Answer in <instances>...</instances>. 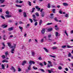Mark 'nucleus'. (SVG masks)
I'll return each instance as SVG.
<instances>
[{
    "mask_svg": "<svg viewBox=\"0 0 73 73\" xmlns=\"http://www.w3.org/2000/svg\"><path fill=\"white\" fill-rule=\"evenodd\" d=\"M7 44H8V46L10 47V48H16V45L15 44H14L13 46L11 45V44L10 42H8L7 43Z\"/></svg>",
    "mask_w": 73,
    "mask_h": 73,
    "instance_id": "1",
    "label": "nucleus"
},
{
    "mask_svg": "<svg viewBox=\"0 0 73 73\" xmlns=\"http://www.w3.org/2000/svg\"><path fill=\"white\" fill-rule=\"evenodd\" d=\"M48 62L50 64V65H49V64H48V65L47 66V68H50V66H52V62H51L48 61Z\"/></svg>",
    "mask_w": 73,
    "mask_h": 73,
    "instance_id": "2",
    "label": "nucleus"
},
{
    "mask_svg": "<svg viewBox=\"0 0 73 73\" xmlns=\"http://www.w3.org/2000/svg\"><path fill=\"white\" fill-rule=\"evenodd\" d=\"M10 69L12 70H13V72H16V69L13 66H11V68H10Z\"/></svg>",
    "mask_w": 73,
    "mask_h": 73,
    "instance_id": "3",
    "label": "nucleus"
},
{
    "mask_svg": "<svg viewBox=\"0 0 73 73\" xmlns=\"http://www.w3.org/2000/svg\"><path fill=\"white\" fill-rule=\"evenodd\" d=\"M1 27H3V28H7L8 27V25H5V24H3L1 26Z\"/></svg>",
    "mask_w": 73,
    "mask_h": 73,
    "instance_id": "4",
    "label": "nucleus"
},
{
    "mask_svg": "<svg viewBox=\"0 0 73 73\" xmlns=\"http://www.w3.org/2000/svg\"><path fill=\"white\" fill-rule=\"evenodd\" d=\"M14 28V27H11L9 28L8 29V30L9 31H12L13 30Z\"/></svg>",
    "mask_w": 73,
    "mask_h": 73,
    "instance_id": "5",
    "label": "nucleus"
},
{
    "mask_svg": "<svg viewBox=\"0 0 73 73\" xmlns=\"http://www.w3.org/2000/svg\"><path fill=\"white\" fill-rule=\"evenodd\" d=\"M35 8L37 9L38 11H40V9H41V8L39 7L38 6H36L35 7Z\"/></svg>",
    "mask_w": 73,
    "mask_h": 73,
    "instance_id": "6",
    "label": "nucleus"
},
{
    "mask_svg": "<svg viewBox=\"0 0 73 73\" xmlns=\"http://www.w3.org/2000/svg\"><path fill=\"white\" fill-rule=\"evenodd\" d=\"M27 64V61L24 60L21 64L23 66L25 65V64Z\"/></svg>",
    "mask_w": 73,
    "mask_h": 73,
    "instance_id": "7",
    "label": "nucleus"
},
{
    "mask_svg": "<svg viewBox=\"0 0 73 73\" xmlns=\"http://www.w3.org/2000/svg\"><path fill=\"white\" fill-rule=\"evenodd\" d=\"M55 29L56 31H58V30H59V28L58 27V26L57 25H55Z\"/></svg>",
    "mask_w": 73,
    "mask_h": 73,
    "instance_id": "8",
    "label": "nucleus"
},
{
    "mask_svg": "<svg viewBox=\"0 0 73 73\" xmlns=\"http://www.w3.org/2000/svg\"><path fill=\"white\" fill-rule=\"evenodd\" d=\"M23 17H27V13L25 12H24L23 14Z\"/></svg>",
    "mask_w": 73,
    "mask_h": 73,
    "instance_id": "9",
    "label": "nucleus"
},
{
    "mask_svg": "<svg viewBox=\"0 0 73 73\" xmlns=\"http://www.w3.org/2000/svg\"><path fill=\"white\" fill-rule=\"evenodd\" d=\"M5 17L7 18H9V17H12V16H11V15L8 14V15H6Z\"/></svg>",
    "mask_w": 73,
    "mask_h": 73,
    "instance_id": "10",
    "label": "nucleus"
},
{
    "mask_svg": "<svg viewBox=\"0 0 73 73\" xmlns=\"http://www.w3.org/2000/svg\"><path fill=\"white\" fill-rule=\"evenodd\" d=\"M14 51H15V48H12L11 49V53L13 54L14 53Z\"/></svg>",
    "mask_w": 73,
    "mask_h": 73,
    "instance_id": "11",
    "label": "nucleus"
},
{
    "mask_svg": "<svg viewBox=\"0 0 73 73\" xmlns=\"http://www.w3.org/2000/svg\"><path fill=\"white\" fill-rule=\"evenodd\" d=\"M45 29H43L42 30V34H44V33H45Z\"/></svg>",
    "mask_w": 73,
    "mask_h": 73,
    "instance_id": "12",
    "label": "nucleus"
},
{
    "mask_svg": "<svg viewBox=\"0 0 73 73\" xmlns=\"http://www.w3.org/2000/svg\"><path fill=\"white\" fill-rule=\"evenodd\" d=\"M5 56L7 57V56H8V52L6 51L5 52Z\"/></svg>",
    "mask_w": 73,
    "mask_h": 73,
    "instance_id": "13",
    "label": "nucleus"
},
{
    "mask_svg": "<svg viewBox=\"0 0 73 73\" xmlns=\"http://www.w3.org/2000/svg\"><path fill=\"white\" fill-rule=\"evenodd\" d=\"M6 35H3V40H6V39L5 38V37Z\"/></svg>",
    "mask_w": 73,
    "mask_h": 73,
    "instance_id": "14",
    "label": "nucleus"
},
{
    "mask_svg": "<svg viewBox=\"0 0 73 73\" xmlns=\"http://www.w3.org/2000/svg\"><path fill=\"white\" fill-rule=\"evenodd\" d=\"M2 62L3 63L5 62H8V61L6 59H5L2 61Z\"/></svg>",
    "mask_w": 73,
    "mask_h": 73,
    "instance_id": "15",
    "label": "nucleus"
},
{
    "mask_svg": "<svg viewBox=\"0 0 73 73\" xmlns=\"http://www.w3.org/2000/svg\"><path fill=\"white\" fill-rule=\"evenodd\" d=\"M63 5L64 6H68V4H67V3H63Z\"/></svg>",
    "mask_w": 73,
    "mask_h": 73,
    "instance_id": "16",
    "label": "nucleus"
},
{
    "mask_svg": "<svg viewBox=\"0 0 73 73\" xmlns=\"http://www.w3.org/2000/svg\"><path fill=\"white\" fill-rule=\"evenodd\" d=\"M44 12H43L41 13L42 17H44Z\"/></svg>",
    "mask_w": 73,
    "mask_h": 73,
    "instance_id": "17",
    "label": "nucleus"
},
{
    "mask_svg": "<svg viewBox=\"0 0 73 73\" xmlns=\"http://www.w3.org/2000/svg\"><path fill=\"white\" fill-rule=\"evenodd\" d=\"M53 29L52 28H49L47 29L48 31V32H51L52 30Z\"/></svg>",
    "mask_w": 73,
    "mask_h": 73,
    "instance_id": "18",
    "label": "nucleus"
},
{
    "mask_svg": "<svg viewBox=\"0 0 73 73\" xmlns=\"http://www.w3.org/2000/svg\"><path fill=\"white\" fill-rule=\"evenodd\" d=\"M67 47L68 48H73V46H70V45H68L67 46Z\"/></svg>",
    "mask_w": 73,
    "mask_h": 73,
    "instance_id": "19",
    "label": "nucleus"
},
{
    "mask_svg": "<svg viewBox=\"0 0 73 73\" xmlns=\"http://www.w3.org/2000/svg\"><path fill=\"white\" fill-rule=\"evenodd\" d=\"M28 68V70H31V65H29V66L27 67Z\"/></svg>",
    "mask_w": 73,
    "mask_h": 73,
    "instance_id": "20",
    "label": "nucleus"
},
{
    "mask_svg": "<svg viewBox=\"0 0 73 73\" xmlns=\"http://www.w3.org/2000/svg\"><path fill=\"white\" fill-rule=\"evenodd\" d=\"M43 49L45 50L46 52H49V51L45 48H44Z\"/></svg>",
    "mask_w": 73,
    "mask_h": 73,
    "instance_id": "21",
    "label": "nucleus"
},
{
    "mask_svg": "<svg viewBox=\"0 0 73 73\" xmlns=\"http://www.w3.org/2000/svg\"><path fill=\"white\" fill-rule=\"evenodd\" d=\"M36 9H35V8L34 7L32 9V11H31V13H33V12H34V11H35V10Z\"/></svg>",
    "mask_w": 73,
    "mask_h": 73,
    "instance_id": "22",
    "label": "nucleus"
},
{
    "mask_svg": "<svg viewBox=\"0 0 73 73\" xmlns=\"http://www.w3.org/2000/svg\"><path fill=\"white\" fill-rule=\"evenodd\" d=\"M1 66L2 69H5V67L4 66V64H2Z\"/></svg>",
    "mask_w": 73,
    "mask_h": 73,
    "instance_id": "23",
    "label": "nucleus"
},
{
    "mask_svg": "<svg viewBox=\"0 0 73 73\" xmlns=\"http://www.w3.org/2000/svg\"><path fill=\"white\" fill-rule=\"evenodd\" d=\"M0 1L1 4H2L4 2V1H5V0H0Z\"/></svg>",
    "mask_w": 73,
    "mask_h": 73,
    "instance_id": "24",
    "label": "nucleus"
},
{
    "mask_svg": "<svg viewBox=\"0 0 73 73\" xmlns=\"http://www.w3.org/2000/svg\"><path fill=\"white\" fill-rule=\"evenodd\" d=\"M29 64H30L29 65H32V60H30L29 62Z\"/></svg>",
    "mask_w": 73,
    "mask_h": 73,
    "instance_id": "25",
    "label": "nucleus"
},
{
    "mask_svg": "<svg viewBox=\"0 0 73 73\" xmlns=\"http://www.w3.org/2000/svg\"><path fill=\"white\" fill-rule=\"evenodd\" d=\"M15 6H16V7H22V6L20 5H15Z\"/></svg>",
    "mask_w": 73,
    "mask_h": 73,
    "instance_id": "26",
    "label": "nucleus"
},
{
    "mask_svg": "<svg viewBox=\"0 0 73 73\" xmlns=\"http://www.w3.org/2000/svg\"><path fill=\"white\" fill-rule=\"evenodd\" d=\"M42 23V20H40V21L39 22V25H41V24Z\"/></svg>",
    "mask_w": 73,
    "mask_h": 73,
    "instance_id": "27",
    "label": "nucleus"
},
{
    "mask_svg": "<svg viewBox=\"0 0 73 73\" xmlns=\"http://www.w3.org/2000/svg\"><path fill=\"white\" fill-rule=\"evenodd\" d=\"M48 38H50L52 37V35L51 34H49L48 35Z\"/></svg>",
    "mask_w": 73,
    "mask_h": 73,
    "instance_id": "28",
    "label": "nucleus"
},
{
    "mask_svg": "<svg viewBox=\"0 0 73 73\" xmlns=\"http://www.w3.org/2000/svg\"><path fill=\"white\" fill-rule=\"evenodd\" d=\"M35 15L36 16H38H38H39V14L38 13L36 12L35 13Z\"/></svg>",
    "mask_w": 73,
    "mask_h": 73,
    "instance_id": "29",
    "label": "nucleus"
},
{
    "mask_svg": "<svg viewBox=\"0 0 73 73\" xmlns=\"http://www.w3.org/2000/svg\"><path fill=\"white\" fill-rule=\"evenodd\" d=\"M47 8H50V3L48 4Z\"/></svg>",
    "mask_w": 73,
    "mask_h": 73,
    "instance_id": "30",
    "label": "nucleus"
},
{
    "mask_svg": "<svg viewBox=\"0 0 73 73\" xmlns=\"http://www.w3.org/2000/svg\"><path fill=\"white\" fill-rule=\"evenodd\" d=\"M32 54L33 56H34L35 55V53L33 52H32Z\"/></svg>",
    "mask_w": 73,
    "mask_h": 73,
    "instance_id": "31",
    "label": "nucleus"
},
{
    "mask_svg": "<svg viewBox=\"0 0 73 73\" xmlns=\"http://www.w3.org/2000/svg\"><path fill=\"white\" fill-rule=\"evenodd\" d=\"M0 17L1 18L3 19H4V20H5V17H4V16L3 15H1Z\"/></svg>",
    "mask_w": 73,
    "mask_h": 73,
    "instance_id": "32",
    "label": "nucleus"
},
{
    "mask_svg": "<svg viewBox=\"0 0 73 73\" xmlns=\"http://www.w3.org/2000/svg\"><path fill=\"white\" fill-rule=\"evenodd\" d=\"M64 16L68 18V17H69V15H68V14H66V15H65Z\"/></svg>",
    "mask_w": 73,
    "mask_h": 73,
    "instance_id": "33",
    "label": "nucleus"
},
{
    "mask_svg": "<svg viewBox=\"0 0 73 73\" xmlns=\"http://www.w3.org/2000/svg\"><path fill=\"white\" fill-rule=\"evenodd\" d=\"M28 2L29 3V6H31V5H32V4H31V2L29 1H28Z\"/></svg>",
    "mask_w": 73,
    "mask_h": 73,
    "instance_id": "34",
    "label": "nucleus"
},
{
    "mask_svg": "<svg viewBox=\"0 0 73 73\" xmlns=\"http://www.w3.org/2000/svg\"><path fill=\"white\" fill-rule=\"evenodd\" d=\"M59 13H60V14H62V10L61 9L60 10V11H59Z\"/></svg>",
    "mask_w": 73,
    "mask_h": 73,
    "instance_id": "35",
    "label": "nucleus"
},
{
    "mask_svg": "<svg viewBox=\"0 0 73 73\" xmlns=\"http://www.w3.org/2000/svg\"><path fill=\"white\" fill-rule=\"evenodd\" d=\"M58 69H59V70H61V69H62V67L61 66H58Z\"/></svg>",
    "mask_w": 73,
    "mask_h": 73,
    "instance_id": "36",
    "label": "nucleus"
},
{
    "mask_svg": "<svg viewBox=\"0 0 73 73\" xmlns=\"http://www.w3.org/2000/svg\"><path fill=\"white\" fill-rule=\"evenodd\" d=\"M52 13H55V9H53L52 11Z\"/></svg>",
    "mask_w": 73,
    "mask_h": 73,
    "instance_id": "37",
    "label": "nucleus"
},
{
    "mask_svg": "<svg viewBox=\"0 0 73 73\" xmlns=\"http://www.w3.org/2000/svg\"><path fill=\"white\" fill-rule=\"evenodd\" d=\"M58 32H56V34H55L56 37H57V36H58Z\"/></svg>",
    "mask_w": 73,
    "mask_h": 73,
    "instance_id": "38",
    "label": "nucleus"
},
{
    "mask_svg": "<svg viewBox=\"0 0 73 73\" xmlns=\"http://www.w3.org/2000/svg\"><path fill=\"white\" fill-rule=\"evenodd\" d=\"M6 13L7 15H9V11H7L6 12Z\"/></svg>",
    "mask_w": 73,
    "mask_h": 73,
    "instance_id": "39",
    "label": "nucleus"
},
{
    "mask_svg": "<svg viewBox=\"0 0 73 73\" xmlns=\"http://www.w3.org/2000/svg\"><path fill=\"white\" fill-rule=\"evenodd\" d=\"M52 23H48L46 25H52Z\"/></svg>",
    "mask_w": 73,
    "mask_h": 73,
    "instance_id": "40",
    "label": "nucleus"
},
{
    "mask_svg": "<svg viewBox=\"0 0 73 73\" xmlns=\"http://www.w3.org/2000/svg\"><path fill=\"white\" fill-rule=\"evenodd\" d=\"M55 21L57 22L58 21V20L57 18H55Z\"/></svg>",
    "mask_w": 73,
    "mask_h": 73,
    "instance_id": "41",
    "label": "nucleus"
},
{
    "mask_svg": "<svg viewBox=\"0 0 73 73\" xmlns=\"http://www.w3.org/2000/svg\"><path fill=\"white\" fill-rule=\"evenodd\" d=\"M33 19H36V16L35 15H33Z\"/></svg>",
    "mask_w": 73,
    "mask_h": 73,
    "instance_id": "42",
    "label": "nucleus"
},
{
    "mask_svg": "<svg viewBox=\"0 0 73 73\" xmlns=\"http://www.w3.org/2000/svg\"><path fill=\"white\" fill-rule=\"evenodd\" d=\"M18 71L19 72H20V71H21V68H18Z\"/></svg>",
    "mask_w": 73,
    "mask_h": 73,
    "instance_id": "43",
    "label": "nucleus"
},
{
    "mask_svg": "<svg viewBox=\"0 0 73 73\" xmlns=\"http://www.w3.org/2000/svg\"><path fill=\"white\" fill-rule=\"evenodd\" d=\"M66 45H64L62 46V48H66Z\"/></svg>",
    "mask_w": 73,
    "mask_h": 73,
    "instance_id": "44",
    "label": "nucleus"
},
{
    "mask_svg": "<svg viewBox=\"0 0 73 73\" xmlns=\"http://www.w3.org/2000/svg\"><path fill=\"white\" fill-rule=\"evenodd\" d=\"M2 57L3 59H4L5 58V56L4 55H3L2 56Z\"/></svg>",
    "mask_w": 73,
    "mask_h": 73,
    "instance_id": "45",
    "label": "nucleus"
},
{
    "mask_svg": "<svg viewBox=\"0 0 73 73\" xmlns=\"http://www.w3.org/2000/svg\"><path fill=\"white\" fill-rule=\"evenodd\" d=\"M19 13H20L23 12V10L22 9H20V10H19Z\"/></svg>",
    "mask_w": 73,
    "mask_h": 73,
    "instance_id": "46",
    "label": "nucleus"
},
{
    "mask_svg": "<svg viewBox=\"0 0 73 73\" xmlns=\"http://www.w3.org/2000/svg\"><path fill=\"white\" fill-rule=\"evenodd\" d=\"M29 20H30L31 23H33V20H32V19H31L30 18L29 19Z\"/></svg>",
    "mask_w": 73,
    "mask_h": 73,
    "instance_id": "47",
    "label": "nucleus"
},
{
    "mask_svg": "<svg viewBox=\"0 0 73 73\" xmlns=\"http://www.w3.org/2000/svg\"><path fill=\"white\" fill-rule=\"evenodd\" d=\"M51 57H53V58H55V56H52L51 55H49Z\"/></svg>",
    "mask_w": 73,
    "mask_h": 73,
    "instance_id": "48",
    "label": "nucleus"
},
{
    "mask_svg": "<svg viewBox=\"0 0 73 73\" xmlns=\"http://www.w3.org/2000/svg\"><path fill=\"white\" fill-rule=\"evenodd\" d=\"M35 67V66H33V69H34L35 70H36V69H37V68H36Z\"/></svg>",
    "mask_w": 73,
    "mask_h": 73,
    "instance_id": "49",
    "label": "nucleus"
},
{
    "mask_svg": "<svg viewBox=\"0 0 73 73\" xmlns=\"http://www.w3.org/2000/svg\"><path fill=\"white\" fill-rule=\"evenodd\" d=\"M19 29H21V30H22V29H23V27H22L19 26Z\"/></svg>",
    "mask_w": 73,
    "mask_h": 73,
    "instance_id": "50",
    "label": "nucleus"
},
{
    "mask_svg": "<svg viewBox=\"0 0 73 73\" xmlns=\"http://www.w3.org/2000/svg\"><path fill=\"white\" fill-rule=\"evenodd\" d=\"M71 53L70 52H69L68 54V57H70V56H71Z\"/></svg>",
    "mask_w": 73,
    "mask_h": 73,
    "instance_id": "51",
    "label": "nucleus"
},
{
    "mask_svg": "<svg viewBox=\"0 0 73 73\" xmlns=\"http://www.w3.org/2000/svg\"><path fill=\"white\" fill-rule=\"evenodd\" d=\"M37 22H36L35 23V25L36 26V25H37Z\"/></svg>",
    "mask_w": 73,
    "mask_h": 73,
    "instance_id": "52",
    "label": "nucleus"
},
{
    "mask_svg": "<svg viewBox=\"0 0 73 73\" xmlns=\"http://www.w3.org/2000/svg\"><path fill=\"white\" fill-rule=\"evenodd\" d=\"M44 42V38H43L40 40V42Z\"/></svg>",
    "mask_w": 73,
    "mask_h": 73,
    "instance_id": "53",
    "label": "nucleus"
},
{
    "mask_svg": "<svg viewBox=\"0 0 73 73\" xmlns=\"http://www.w3.org/2000/svg\"><path fill=\"white\" fill-rule=\"evenodd\" d=\"M40 70L42 72H45V71L43 69H40Z\"/></svg>",
    "mask_w": 73,
    "mask_h": 73,
    "instance_id": "54",
    "label": "nucleus"
},
{
    "mask_svg": "<svg viewBox=\"0 0 73 73\" xmlns=\"http://www.w3.org/2000/svg\"><path fill=\"white\" fill-rule=\"evenodd\" d=\"M60 7L61 6L60 5H58L57 6V8H60Z\"/></svg>",
    "mask_w": 73,
    "mask_h": 73,
    "instance_id": "55",
    "label": "nucleus"
},
{
    "mask_svg": "<svg viewBox=\"0 0 73 73\" xmlns=\"http://www.w3.org/2000/svg\"><path fill=\"white\" fill-rule=\"evenodd\" d=\"M38 59L39 60H42V58L41 57L38 58Z\"/></svg>",
    "mask_w": 73,
    "mask_h": 73,
    "instance_id": "56",
    "label": "nucleus"
},
{
    "mask_svg": "<svg viewBox=\"0 0 73 73\" xmlns=\"http://www.w3.org/2000/svg\"><path fill=\"white\" fill-rule=\"evenodd\" d=\"M48 40H49L50 42H52V40L51 39H50V38H48Z\"/></svg>",
    "mask_w": 73,
    "mask_h": 73,
    "instance_id": "57",
    "label": "nucleus"
},
{
    "mask_svg": "<svg viewBox=\"0 0 73 73\" xmlns=\"http://www.w3.org/2000/svg\"><path fill=\"white\" fill-rule=\"evenodd\" d=\"M33 19V20H34V22H36V21H37V20L35 19Z\"/></svg>",
    "mask_w": 73,
    "mask_h": 73,
    "instance_id": "58",
    "label": "nucleus"
},
{
    "mask_svg": "<svg viewBox=\"0 0 73 73\" xmlns=\"http://www.w3.org/2000/svg\"><path fill=\"white\" fill-rule=\"evenodd\" d=\"M2 45L3 46L5 47V45L4 44V43L3 42L2 43Z\"/></svg>",
    "mask_w": 73,
    "mask_h": 73,
    "instance_id": "59",
    "label": "nucleus"
},
{
    "mask_svg": "<svg viewBox=\"0 0 73 73\" xmlns=\"http://www.w3.org/2000/svg\"><path fill=\"white\" fill-rule=\"evenodd\" d=\"M39 65H40V66H44V65H42V63H39Z\"/></svg>",
    "mask_w": 73,
    "mask_h": 73,
    "instance_id": "60",
    "label": "nucleus"
},
{
    "mask_svg": "<svg viewBox=\"0 0 73 73\" xmlns=\"http://www.w3.org/2000/svg\"><path fill=\"white\" fill-rule=\"evenodd\" d=\"M43 63L44 64V65H46V62L45 61H44L43 62Z\"/></svg>",
    "mask_w": 73,
    "mask_h": 73,
    "instance_id": "61",
    "label": "nucleus"
},
{
    "mask_svg": "<svg viewBox=\"0 0 73 73\" xmlns=\"http://www.w3.org/2000/svg\"><path fill=\"white\" fill-rule=\"evenodd\" d=\"M65 69L66 71H68V68H65Z\"/></svg>",
    "mask_w": 73,
    "mask_h": 73,
    "instance_id": "62",
    "label": "nucleus"
},
{
    "mask_svg": "<svg viewBox=\"0 0 73 73\" xmlns=\"http://www.w3.org/2000/svg\"><path fill=\"white\" fill-rule=\"evenodd\" d=\"M2 11H3L2 10V9L0 8V12H2Z\"/></svg>",
    "mask_w": 73,
    "mask_h": 73,
    "instance_id": "63",
    "label": "nucleus"
},
{
    "mask_svg": "<svg viewBox=\"0 0 73 73\" xmlns=\"http://www.w3.org/2000/svg\"><path fill=\"white\" fill-rule=\"evenodd\" d=\"M48 71L49 73H51V72H52V71H51L49 70H48Z\"/></svg>",
    "mask_w": 73,
    "mask_h": 73,
    "instance_id": "64",
    "label": "nucleus"
}]
</instances>
